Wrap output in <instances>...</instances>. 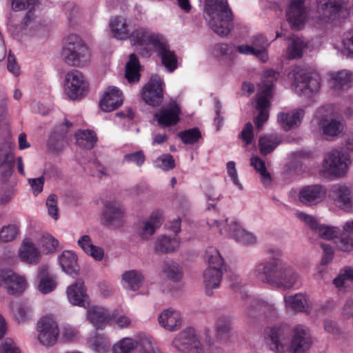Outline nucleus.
Returning <instances> with one entry per match:
<instances>
[{
    "instance_id": "obj_3",
    "label": "nucleus",
    "mask_w": 353,
    "mask_h": 353,
    "mask_svg": "<svg viewBox=\"0 0 353 353\" xmlns=\"http://www.w3.org/2000/svg\"><path fill=\"white\" fill-rule=\"evenodd\" d=\"M267 334L270 348L279 353L287 350L290 353H305L312 344L309 329L301 324L296 325L292 328L289 343L285 325L270 327Z\"/></svg>"
},
{
    "instance_id": "obj_40",
    "label": "nucleus",
    "mask_w": 353,
    "mask_h": 353,
    "mask_svg": "<svg viewBox=\"0 0 353 353\" xmlns=\"http://www.w3.org/2000/svg\"><path fill=\"white\" fill-rule=\"evenodd\" d=\"M74 137L76 143L87 150L93 148L97 141L96 133L91 130H79L76 132Z\"/></svg>"
},
{
    "instance_id": "obj_4",
    "label": "nucleus",
    "mask_w": 353,
    "mask_h": 353,
    "mask_svg": "<svg viewBox=\"0 0 353 353\" xmlns=\"http://www.w3.org/2000/svg\"><path fill=\"white\" fill-rule=\"evenodd\" d=\"M205 348L198 332L188 327L179 332L172 341V346L182 353H221L222 347L218 340L208 339Z\"/></svg>"
},
{
    "instance_id": "obj_49",
    "label": "nucleus",
    "mask_w": 353,
    "mask_h": 353,
    "mask_svg": "<svg viewBox=\"0 0 353 353\" xmlns=\"http://www.w3.org/2000/svg\"><path fill=\"white\" fill-rule=\"evenodd\" d=\"M204 259L209 265L208 268L223 267V259L215 247L209 246L206 248Z\"/></svg>"
},
{
    "instance_id": "obj_36",
    "label": "nucleus",
    "mask_w": 353,
    "mask_h": 353,
    "mask_svg": "<svg viewBox=\"0 0 353 353\" xmlns=\"http://www.w3.org/2000/svg\"><path fill=\"white\" fill-rule=\"evenodd\" d=\"M324 111L325 108H321L319 111V114L322 116L319 121V127L324 135L327 137H335L341 132V124L331 115H323Z\"/></svg>"
},
{
    "instance_id": "obj_15",
    "label": "nucleus",
    "mask_w": 353,
    "mask_h": 353,
    "mask_svg": "<svg viewBox=\"0 0 353 353\" xmlns=\"http://www.w3.org/2000/svg\"><path fill=\"white\" fill-rule=\"evenodd\" d=\"M163 81L157 75L152 76L142 90V99L152 106L159 105L163 99Z\"/></svg>"
},
{
    "instance_id": "obj_33",
    "label": "nucleus",
    "mask_w": 353,
    "mask_h": 353,
    "mask_svg": "<svg viewBox=\"0 0 353 353\" xmlns=\"http://www.w3.org/2000/svg\"><path fill=\"white\" fill-rule=\"evenodd\" d=\"M144 276L143 274L136 270L125 271L121 277L122 287L130 291H137L143 285Z\"/></svg>"
},
{
    "instance_id": "obj_30",
    "label": "nucleus",
    "mask_w": 353,
    "mask_h": 353,
    "mask_svg": "<svg viewBox=\"0 0 353 353\" xmlns=\"http://www.w3.org/2000/svg\"><path fill=\"white\" fill-rule=\"evenodd\" d=\"M112 312L98 305L90 307L87 311L86 318L96 328H103L112 321Z\"/></svg>"
},
{
    "instance_id": "obj_60",
    "label": "nucleus",
    "mask_w": 353,
    "mask_h": 353,
    "mask_svg": "<svg viewBox=\"0 0 353 353\" xmlns=\"http://www.w3.org/2000/svg\"><path fill=\"white\" fill-rule=\"evenodd\" d=\"M227 173L234 185H235L239 190H242L243 189V186L239 179L236 165L234 161H229L227 163Z\"/></svg>"
},
{
    "instance_id": "obj_29",
    "label": "nucleus",
    "mask_w": 353,
    "mask_h": 353,
    "mask_svg": "<svg viewBox=\"0 0 353 353\" xmlns=\"http://www.w3.org/2000/svg\"><path fill=\"white\" fill-rule=\"evenodd\" d=\"M305 115L301 108L294 109L288 112H281L277 115L279 125L285 130H290L300 125Z\"/></svg>"
},
{
    "instance_id": "obj_19",
    "label": "nucleus",
    "mask_w": 353,
    "mask_h": 353,
    "mask_svg": "<svg viewBox=\"0 0 353 353\" xmlns=\"http://www.w3.org/2000/svg\"><path fill=\"white\" fill-rule=\"evenodd\" d=\"M0 287L11 294L21 293L26 288V281L12 270L3 269L0 270Z\"/></svg>"
},
{
    "instance_id": "obj_38",
    "label": "nucleus",
    "mask_w": 353,
    "mask_h": 353,
    "mask_svg": "<svg viewBox=\"0 0 353 353\" xmlns=\"http://www.w3.org/2000/svg\"><path fill=\"white\" fill-rule=\"evenodd\" d=\"M328 75L330 83L335 89L347 88L351 85L353 80V73L346 70L332 72Z\"/></svg>"
},
{
    "instance_id": "obj_50",
    "label": "nucleus",
    "mask_w": 353,
    "mask_h": 353,
    "mask_svg": "<svg viewBox=\"0 0 353 353\" xmlns=\"http://www.w3.org/2000/svg\"><path fill=\"white\" fill-rule=\"evenodd\" d=\"M141 345L137 353H162L156 341L149 334H141Z\"/></svg>"
},
{
    "instance_id": "obj_45",
    "label": "nucleus",
    "mask_w": 353,
    "mask_h": 353,
    "mask_svg": "<svg viewBox=\"0 0 353 353\" xmlns=\"http://www.w3.org/2000/svg\"><path fill=\"white\" fill-rule=\"evenodd\" d=\"M162 272L169 280L173 282L181 281L183 276L182 268L174 261L164 262L162 265Z\"/></svg>"
},
{
    "instance_id": "obj_17",
    "label": "nucleus",
    "mask_w": 353,
    "mask_h": 353,
    "mask_svg": "<svg viewBox=\"0 0 353 353\" xmlns=\"http://www.w3.org/2000/svg\"><path fill=\"white\" fill-rule=\"evenodd\" d=\"M102 219L108 225L119 228L124 223L125 212L121 205L115 201L105 200L103 202Z\"/></svg>"
},
{
    "instance_id": "obj_42",
    "label": "nucleus",
    "mask_w": 353,
    "mask_h": 353,
    "mask_svg": "<svg viewBox=\"0 0 353 353\" xmlns=\"http://www.w3.org/2000/svg\"><path fill=\"white\" fill-rule=\"evenodd\" d=\"M256 53V57L265 62L268 59V48L270 45L268 40L263 35L259 34L253 37L251 43Z\"/></svg>"
},
{
    "instance_id": "obj_43",
    "label": "nucleus",
    "mask_w": 353,
    "mask_h": 353,
    "mask_svg": "<svg viewBox=\"0 0 353 353\" xmlns=\"http://www.w3.org/2000/svg\"><path fill=\"white\" fill-rule=\"evenodd\" d=\"M250 165L260 174L261 181L265 187H268L272 183V177L267 170L265 163L261 158L253 156L250 159Z\"/></svg>"
},
{
    "instance_id": "obj_46",
    "label": "nucleus",
    "mask_w": 353,
    "mask_h": 353,
    "mask_svg": "<svg viewBox=\"0 0 353 353\" xmlns=\"http://www.w3.org/2000/svg\"><path fill=\"white\" fill-rule=\"evenodd\" d=\"M140 64L137 57L132 54L125 65V78L130 83L138 81L140 78Z\"/></svg>"
},
{
    "instance_id": "obj_27",
    "label": "nucleus",
    "mask_w": 353,
    "mask_h": 353,
    "mask_svg": "<svg viewBox=\"0 0 353 353\" xmlns=\"http://www.w3.org/2000/svg\"><path fill=\"white\" fill-rule=\"evenodd\" d=\"M123 103L122 93L115 86H109L104 92L99 106L103 112H111L119 108Z\"/></svg>"
},
{
    "instance_id": "obj_61",
    "label": "nucleus",
    "mask_w": 353,
    "mask_h": 353,
    "mask_svg": "<svg viewBox=\"0 0 353 353\" xmlns=\"http://www.w3.org/2000/svg\"><path fill=\"white\" fill-rule=\"evenodd\" d=\"M227 173L234 185H235L239 190H242L243 189V186L239 179L236 165L234 161H229L227 163Z\"/></svg>"
},
{
    "instance_id": "obj_35",
    "label": "nucleus",
    "mask_w": 353,
    "mask_h": 353,
    "mask_svg": "<svg viewBox=\"0 0 353 353\" xmlns=\"http://www.w3.org/2000/svg\"><path fill=\"white\" fill-rule=\"evenodd\" d=\"M180 243L179 238L176 236L161 235L156 239L154 249L157 253L170 254L178 250Z\"/></svg>"
},
{
    "instance_id": "obj_53",
    "label": "nucleus",
    "mask_w": 353,
    "mask_h": 353,
    "mask_svg": "<svg viewBox=\"0 0 353 353\" xmlns=\"http://www.w3.org/2000/svg\"><path fill=\"white\" fill-rule=\"evenodd\" d=\"M337 250L342 252H350L353 250V238L350 235H338L334 241Z\"/></svg>"
},
{
    "instance_id": "obj_28",
    "label": "nucleus",
    "mask_w": 353,
    "mask_h": 353,
    "mask_svg": "<svg viewBox=\"0 0 353 353\" xmlns=\"http://www.w3.org/2000/svg\"><path fill=\"white\" fill-rule=\"evenodd\" d=\"M223 277V268H207L203 274V283L205 292L212 295L214 290L219 288Z\"/></svg>"
},
{
    "instance_id": "obj_37",
    "label": "nucleus",
    "mask_w": 353,
    "mask_h": 353,
    "mask_svg": "<svg viewBox=\"0 0 353 353\" xmlns=\"http://www.w3.org/2000/svg\"><path fill=\"white\" fill-rule=\"evenodd\" d=\"M141 334H145V333L139 332L134 338L123 337L121 339L112 346V353H132L137 347H139Z\"/></svg>"
},
{
    "instance_id": "obj_2",
    "label": "nucleus",
    "mask_w": 353,
    "mask_h": 353,
    "mask_svg": "<svg viewBox=\"0 0 353 353\" xmlns=\"http://www.w3.org/2000/svg\"><path fill=\"white\" fill-rule=\"evenodd\" d=\"M131 43L142 56H150L152 51L156 52L168 72H172L177 68V57L163 35L139 29L132 33Z\"/></svg>"
},
{
    "instance_id": "obj_16",
    "label": "nucleus",
    "mask_w": 353,
    "mask_h": 353,
    "mask_svg": "<svg viewBox=\"0 0 353 353\" xmlns=\"http://www.w3.org/2000/svg\"><path fill=\"white\" fill-rule=\"evenodd\" d=\"M330 197L335 205L347 212L353 211V196L351 186L345 183L332 185Z\"/></svg>"
},
{
    "instance_id": "obj_51",
    "label": "nucleus",
    "mask_w": 353,
    "mask_h": 353,
    "mask_svg": "<svg viewBox=\"0 0 353 353\" xmlns=\"http://www.w3.org/2000/svg\"><path fill=\"white\" fill-rule=\"evenodd\" d=\"M305 47L304 41L299 37L292 38V42L288 47V56L290 59L299 58L302 55L303 50Z\"/></svg>"
},
{
    "instance_id": "obj_14",
    "label": "nucleus",
    "mask_w": 353,
    "mask_h": 353,
    "mask_svg": "<svg viewBox=\"0 0 353 353\" xmlns=\"http://www.w3.org/2000/svg\"><path fill=\"white\" fill-rule=\"evenodd\" d=\"M295 216L298 219L308 225L321 239L334 241L337 236L340 234L339 228L319 224L315 217L305 212L297 211Z\"/></svg>"
},
{
    "instance_id": "obj_47",
    "label": "nucleus",
    "mask_w": 353,
    "mask_h": 353,
    "mask_svg": "<svg viewBox=\"0 0 353 353\" xmlns=\"http://www.w3.org/2000/svg\"><path fill=\"white\" fill-rule=\"evenodd\" d=\"M281 143L280 138L276 135H265L259 139V147L262 154L266 155L272 152Z\"/></svg>"
},
{
    "instance_id": "obj_41",
    "label": "nucleus",
    "mask_w": 353,
    "mask_h": 353,
    "mask_svg": "<svg viewBox=\"0 0 353 353\" xmlns=\"http://www.w3.org/2000/svg\"><path fill=\"white\" fill-rule=\"evenodd\" d=\"M59 241L51 234L44 233L38 240V246L41 254H51L54 253L59 247Z\"/></svg>"
},
{
    "instance_id": "obj_58",
    "label": "nucleus",
    "mask_w": 353,
    "mask_h": 353,
    "mask_svg": "<svg viewBox=\"0 0 353 353\" xmlns=\"http://www.w3.org/2000/svg\"><path fill=\"white\" fill-rule=\"evenodd\" d=\"M111 316H112V321H114L115 324L121 329L128 328L132 324L130 316L124 314H119L117 310H114Z\"/></svg>"
},
{
    "instance_id": "obj_18",
    "label": "nucleus",
    "mask_w": 353,
    "mask_h": 353,
    "mask_svg": "<svg viewBox=\"0 0 353 353\" xmlns=\"http://www.w3.org/2000/svg\"><path fill=\"white\" fill-rule=\"evenodd\" d=\"M307 0H288L287 20L294 28H301L307 19L305 3Z\"/></svg>"
},
{
    "instance_id": "obj_59",
    "label": "nucleus",
    "mask_w": 353,
    "mask_h": 353,
    "mask_svg": "<svg viewBox=\"0 0 353 353\" xmlns=\"http://www.w3.org/2000/svg\"><path fill=\"white\" fill-rule=\"evenodd\" d=\"M154 165L163 170H169L174 168L175 163L170 154H163L154 161Z\"/></svg>"
},
{
    "instance_id": "obj_52",
    "label": "nucleus",
    "mask_w": 353,
    "mask_h": 353,
    "mask_svg": "<svg viewBox=\"0 0 353 353\" xmlns=\"http://www.w3.org/2000/svg\"><path fill=\"white\" fill-rule=\"evenodd\" d=\"M347 281H353V267L348 266L342 269L333 280V283L336 288L341 289Z\"/></svg>"
},
{
    "instance_id": "obj_21",
    "label": "nucleus",
    "mask_w": 353,
    "mask_h": 353,
    "mask_svg": "<svg viewBox=\"0 0 353 353\" xmlns=\"http://www.w3.org/2000/svg\"><path fill=\"white\" fill-rule=\"evenodd\" d=\"M284 302L288 311L309 314L313 309V303L308 296L303 293L285 296Z\"/></svg>"
},
{
    "instance_id": "obj_57",
    "label": "nucleus",
    "mask_w": 353,
    "mask_h": 353,
    "mask_svg": "<svg viewBox=\"0 0 353 353\" xmlns=\"http://www.w3.org/2000/svg\"><path fill=\"white\" fill-rule=\"evenodd\" d=\"M179 137L185 144H192L196 142L201 137V133L197 128L184 130L179 133Z\"/></svg>"
},
{
    "instance_id": "obj_8",
    "label": "nucleus",
    "mask_w": 353,
    "mask_h": 353,
    "mask_svg": "<svg viewBox=\"0 0 353 353\" xmlns=\"http://www.w3.org/2000/svg\"><path fill=\"white\" fill-rule=\"evenodd\" d=\"M351 163L348 154L342 150H332L324 156L321 172L325 176L343 177L348 172Z\"/></svg>"
},
{
    "instance_id": "obj_12",
    "label": "nucleus",
    "mask_w": 353,
    "mask_h": 353,
    "mask_svg": "<svg viewBox=\"0 0 353 353\" xmlns=\"http://www.w3.org/2000/svg\"><path fill=\"white\" fill-rule=\"evenodd\" d=\"M89 84L84 75L77 70L68 72L65 76L64 91L71 99L83 97L88 91Z\"/></svg>"
},
{
    "instance_id": "obj_10",
    "label": "nucleus",
    "mask_w": 353,
    "mask_h": 353,
    "mask_svg": "<svg viewBox=\"0 0 353 353\" xmlns=\"http://www.w3.org/2000/svg\"><path fill=\"white\" fill-rule=\"evenodd\" d=\"M292 88L300 96L310 97L319 92L321 88L320 77L318 74H310L303 70L296 68L293 70Z\"/></svg>"
},
{
    "instance_id": "obj_56",
    "label": "nucleus",
    "mask_w": 353,
    "mask_h": 353,
    "mask_svg": "<svg viewBox=\"0 0 353 353\" xmlns=\"http://www.w3.org/2000/svg\"><path fill=\"white\" fill-rule=\"evenodd\" d=\"M58 197L57 195L52 194L48 196L46 200V207L48 210V214L52 219L57 221L59 218V211L57 206Z\"/></svg>"
},
{
    "instance_id": "obj_5",
    "label": "nucleus",
    "mask_w": 353,
    "mask_h": 353,
    "mask_svg": "<svg viewBox=\"0 0 353 353\" xmlns=\"http://www.w3.org/2000/svg\"><path fill=\"white\" fill-rule=\"evenodd\" d=\"M203 15L217 34L223 37L230 32L232 13L228 0H205Z\"/></svg>"
},
{
    "instance_id": "obj_31",
    "label": "nucleus",
    "mask_w": 353,
    "mask_h": 353,
    "mask_svg": "<svg viewBox=\"0 0 353 353\" xmlns=\"http://www.w3.org/2000/svg\"><path fill=\"white\" fill-rule=\"evenodd\" d=\"M77 254L72 250H64L59 256V263L62 270L67 274L75 277L79 273Z\"/></svg>"
},
{
    "instance_id": "obj_22",
    "label": "nucleus",
    "mask_w": 353,
    "mask_h": 353,
    "mask_svg": "<svg viewBox=\"0 0 353 353\" xmlns=\"http://www.w3.org/2000/svg\"><path fill=\"white\" fill-rule=\"evenodd\" d=\"M109 34L112 38L117 40H125L130 38L131 40L132 34L139 29L138 28L130 32V23L127 19L121 16H115L110 19L108 23Z\"/></svg>"
},
{
    "instance_id": "obj_23",
    "label": "nucleus",
    "mask_w": 353,
    "mask_h": 353,
    "mask_svg": "<svg viewBox=\"0 0 353 353\" xmlns=\"http://www.w3.org/2000/svg\"><path fill=\"white\" fill-rule=\"evenodd\" d=\"M326 192V189L322 185H306L300 190L299 200L307 206L316 205L323 201Z\"/></svg>"
},
{
    "instance_id": "obj_13",
    "label": "nucleus",
    "mask_w": 353,
    "mask_h": 353,
    "mask_svg": "<svg viewBox=\"0 0 353 353\" xmlns=\"http://www.w3.org/2000/svg\"><path fill=\"white\" fill-rule=\"evenodd\" d=\"M268 77H271V79L268 80V83H265L263 87H261L262 94H258L256 101V108L259 111V114L255 119V124L259 130H260L263 124L268 121L269 117L268 108L270 106L269 97L272 88V81L274 76L276 73L273 71H268Z\"/></svg>"
},
{
    "instance_id": "obj_54",
    "label": "nucleus",
    "mask_w": 353,
    "mask_h": 353,
    "mask_svg": "<svg viewBox=\"0 0 353 353\" xmlns=\"http://www.w3.org/2000/svg\"><path fill=\"white\" fill-rule=\"evenodd\" d=\"M232 318L230 316H221L217 318L215 328L218 335L227 334L230 332Z\"/></svg>"
},
{
    "instance_id": "obj_39",
    "label": "nucleus",
    "mask_w": 353,
    "mask_h": 353,
    "mask_svg": "<svg viewBox=\"0 0 353 353\" xmlns=\"http://www.w3.org/2000/svg\"><path fill=\"white\" fill-rule=\"evenodd\" d=\"M14 166V157L7 144L0 148V174L3 177L9 176Z\"/></svg>"
},
{
    "instance_id": "obj_48",
    "label": "nucleus",
    "mask_w": 353,
    "mask_h": 353,
    "mask_svg": "<svg viewBox=\"0 0 353 353\" xmlns=\"http://www.w3.org/2000/svg\"><path fill=\"white\" fill-rule=\"evenodd\" d=\"M88 343L93 350L97 353H105L108 351L110 346L109 340L97 333L89 337Z\"/></svg>"
},
{
    "instance_id": "obj_32",
    "label": "nucleus",
    "mask_w": 353,
    "mask_h": 353,
    "mask_svg": "<svg viewBox=\"0 0 353 353\" xmlns=\"http://www.w3.org/2000/svg\"><path fill=\"white\" fill-rule=\"evenodd\" d=\"M163 222V214L160 211H154L139 227V234L143 239H148L159 228Z\"/></svg>"
},
{
    "instance_id": "obj_55",
    "label": "nucleus",
    "mask_w": 353,
    "mask_h": 353,
    "mask_svg": "<svg viewBox=\"0 0 353 353\" xmlns=\"http://www.w3.org/2000/svg\"><path fill=\"white\" fill-rule=\"evenodd\" d=\"M236 52V47L232 45L225 43L216 44L211 50V53L214 57L221 56H233Z\"/></svg>"
},
{
    "instance_id": "obj_63",
    "label": "nucleus",
    "mask_w": 353,
    "mask_h": 353,
    "mask_svg": "<svg viewBox=\"0 0 353 353\" xmlns=\"http://www.w3.org/2000/svg\"><path fill=\"white\" fill-rule=\"evenodd\" d=\"M145 162V155L142 151L126 154L123 157V163H134L141 166Z\"/></svg>"
},
{
    "instance_id": "obj_26",
    "label": "nucleus",
    "mask_w": 353,
    "mask_h": 353,
    "mask_svg": "<svg viewBox=\"0 0 353 353\" xmlns=\"http://www.w3.org/2000/svg\"><path fill=\"white\" fill-rule=\"evenodd\" d=\"M18 256L24 263L30 265L38 264L41 259L39 250L29 238L24 239L18 250Z\"/></svg>"
},
{
    "instance_id": "obj_24",
    "label": "nucleus",
    "mask_w": 353,
    "mask_h": 353,
    "mask_svg": "<svg viewBox=\"0 0 353 353\" xmlns=\"http://www.w3.org/2000/svg\"><path fill=\"white\" fill-rule=\"evenodd\" d=\"M181 108L175 101H171L162 107L155 114L158 123L163 126L176 125L179 121Z\"/></svg>"
},
{
    "instance_id": "obj_7",
    "label": "nucleus",
    "mask_w": 353,
    "mask_h": 353,
    "mask_svg": "<svg viewBox=\"0 0 353 353\" xmlns=\"http://www.w3.org/2000/svg\"><path fill=\"white\" fill-rule=\"evenodd\" d=\"M350 0H316L318 21L321 26L335 24L349 13Z\"/></svg>"
},
{
    "instance_id": "obj_62",
    "label": "nucleus",
    "mask_w": 353,
    "mask_h": 353,
    "mask_svg": "<svg viewBox=\"0 0 353 353\" xmlns=\"http://www.w3.org/2000/svg\"><path fill=\"white\" fill-rule=\"evenodd\" d=\"M0 353H21V351L12 339L6 338L0 343Z\"/></svg>"
},
{
    "instance_id": "obj_25",
    "label": "nucleus",
    "mask_w": 353,
    "mask_h": 353,
    "mask_svg": "<svg viewBox=\"0 0 353 353\" xmlns=\"http://www.w3.org/2000/svg\"><path fill=\"white\" fill-rule=\"evenodd\" d=\"M158 323L164 330L175 332L182 326L181 314L171 307L163 310L158 316Z\"/></svg>"
},
{
    "instance_id": "obj_6",
    "label": "nucleus",
    "mask_w": 353,
    "mask_h": 353,
    "mask_svg": "<svg viewBox=\"0 0 353 353\" xmlns=\"http://www.w3.org/2000/svg\"><path fill=\"white\" fill-rule=\"evenodd\" d=\"M61 57L66 64L81 68L90 63V53L88 48L79 37L71 34L65 40Z\"/></svg>"
},
{
    "instance_id": "obj_64",
    "label": "nucleus",
    "mask_w": 353,
    "mask_h": 353,
    "mask_svg": "<svg viewBox=\"0 0 353 353\" xmlns=\"http://www.w3.org/2000/svg\"><path fill=\"white\" fill-rule=\"evenodd\" d=\"M344 50L353 57V30L345 32L342 39Z\"/></svg>"
},
{
    "instance_id": "obj_44",
    "label": "nucleus",
    "mask_w": 353,
    "mask_h": 353,
    "mask_svg": "<svg viewBox=\"0 0 353 353\" xmlns=\"http://www.w3.org/2000/svg\"><path fill=\"white\" fill-rule=\"evenodd\" d=\"M19 234V223H12L4 225L0 228V243L14 241L17 239Z\"/></svg>"
},
{
    "instance_id": "obj_1",
    "label": "nucleus",
    "mask_w": 353,
    "mask_h": 353,
    "mask_svg": "<svg viewBox=\"0 0 353 353\" xmlns=\"http://www.w3.org/2000/svg\"><path fill=\"white\" fill-rule=\"evenodd\" d=\"M269 261L257 263L252 270V275L272 287L284 290L298 289L301 285L299 274L283 258V252L277 248H270Z\"/></svg>"
},
{
    "instance_id": "obj_20",
    "label": "nucleus",
    "mask_w": 353,
    "mask_h": 353,
    "mask_svg": "<svg viewBox=\"0 0 353 353\" xmlns=\"http://www.w3.org/2000/svg\"><path fill=\"white\" fill-rule=\"evenodd\" d=\"M67 299L70 304L75 306L87 307L90 301L87 288L82 279H77L66 288Z\"/></svg>"
},
{
    "instance_id": "obj_34",
    "label": "nucleus",
    "mask_w": 353,
    "mask_h": 353,
    "mask_svg": "<svg viewBox=\"0 0 353 353\" xmlns=\"http://www.w3.org/2000/svg\"><path fill=\"white\" fill-rule=\"evenodd\" d=\"M37 290L41 294H48L52 292L57 286L56 277L50 274L46 265H41L38 268Z\"/></svg>"
},
{
    "instance_id": "obj_11",
    "label": "nucleus",
    "mask_w": 353,
    "mask_h": 353,
    "mask_svg": "<svg viewBox=\"0 0 353 353\" xmlns=\"http://www.w3.org/2000/svg\"><path fill=\"white\" fill-rule=\"evenodd\" d=\"M37 339L46 347L54 345L59 339V327L57 321L51 316H44L39 319L36 327Z\"/></svg>"
},
{
    "instance_id": "obj_9",
    "label": "nucleus",
    "mask_w": 353,
    "mask_h": 353,
    "mask_svg": "<svg viewBox=\"0 0 353 353\" xmlns=\"http://www.w3.org/2000/svg\"><path fill=\"white\" fill-rule=\"evenodd\" d=\"M208 225L211 228H217L222 234L227 235L235 240L236 242L243 245H252L257 242L256 236L244 229L241 223L228 219L221 222L217 220H211L208 221Z\"/></svg>"
}]
</instances>
